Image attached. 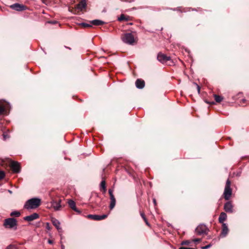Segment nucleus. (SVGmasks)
<instances>
[{
	"label": "nucleus",
	"instance_id": "a878e982",
	"mask_svg": "<svg viewBox=\"0 0 249 249\" xmlns=\"http://www.w3.org/2000/svg\"><path fill=\"white\" fill-rule=\"evenodd\" d=\"M5 249H17V247L15 245L10 244Z\"/></svg>",
	"mask_w": 249,
	"mask_h": 249
},
{
	"label": "nucleus",
	"instance_id": "a18cd8bd",
	"mask_svg": "<svg viewBox=\"0 0 249 249\" xmlns=\"http://www.w3.org/2000/svg\"><path fill=\"white\" fill-rule=\"evenodd\" d=\"M56 22H57V21H53L51 22V23L53 24H55Z\"/></svg>",
	"mask_w": 249,
	"mask_h": 249
},
{
	"label": "nucleus",
	"instance_id": "c756f323",
	"mask_svg": "<svg viewBox=\"0 0 249 249\" xmlns=\"http://www.w3.org/2000/svg\"><path fill=\"white\" fill-rule=\"evenodd\" d=\"M110 199H111L110 202H116V200H115L114 196H113V194L110 195Z\"/></svg>",
	"mask_w": 249,
	"mask_h": 249
},
{
	"label": "nucleus",
	"instance_id": "a211bd4d",
	"mask_svg": "<svg viewBox=\"0 0 249 249\" xmlns=\"http://www.w3.org/2000/svg\"><path fill=\"white\" fill-rule=\"evenodd\" d=\"M89 22L90 23L91 25H101L105 23L103 21L99 19H94L93 20H91L89 21Z\"/></svg>",
	"mask_w": 249,
	"mask_h": 249
},
{
	"label": "nucleus",
	"instance_id": "9d476101",
	"mask_svg": "<svg viewBox=\"0 0 249 249\" xmlns=\"http://www.w3.org/2000/svg\"><path fill=\"white\" fill-rule=\"evenodd\" d=\"M40 204V203H25L24 208L30 211L38 208Z\"/></svg>",
	"mask_w": 249,
	"mask_h": 249
},
{
	"label": "nucleus",
	"instance_id": "dca6fc26",
	"mask_svg": "<svg viewBox=\"0 0 249 249\" xmlns=\"http://www.w3.org/2000/svg\"><path fill=\"white\" fill-rule=\"evenodd\" d=\"M224 209L227 213H232L233 212L232 203H225Z\"/></svg>",
	"mask_w": 249,
	"mask_h": 249
},
{
	"label": "nucleus",
	"instance_id": "0eeeda50",
	"mask_svg": "<svg viewBox=\"0 0 249 249\" xmlns=\"http://www.w3.org/2000/svg\"><path fill=\"white\" fill-rule=\"evenodd\" d=\"M10 167L14 173H18L20 172V166L17 161H12L11 162Z\"/></svg>",
	"mask_w": 249,
	"mask_h": 249
},
{
	"label": "nucleus",
	"instance_id": "412c9836",
	"mask_svg": "<svg viewBox=\"0 0 249 249\" xmlns=\"http://www.w3.org/2000/svg\"><path fill=\"white\" fill-rule=\"evenodd\" d=\"M213 96H214L215 101L217 103H220L223 99V98L222 96L217 95L216 94H214Z\"/></svg>",
	"mask_w": 249,
	"mask_h": 249
},
{
	"label": "nucleus",
	"instance_id": "cd10ccee",
	"mask_svg": "<svg viewBox=\"0 0 249 249\" xmlns=\"http://www.w3.org/2000/svg\"><path fill=\"white\" fill-rule=\"evenodd\" d=\"M190 243L191 242L189 240L183 241L181 242V245H189L190 244Z\"/></svg>",
	"mask_w": 249,
	"mask_h": 249
},
{
	"label": "nucleus",
	"instance_id": "4468645a",
	"mask_svg": "<svg viewBox=\"0 0 249 249\" xmlns=\"http://www.w3.org/2000/svg\"><path fill=\"white\" fill-rule=\"evenodd\" d=\"M136 87L139 89H142L144 87L145 82L143 80L138 79L135 82Z\"/></svg>",
	"mask_w": 249,
	"mask_h": 249
},
{
	"label": "nucleus",
	"instance_id": "20e7f679",
	"mask_svg": "<svg viewBox=\"0 0 249 249\" xmlns=\"http://www.w3.org/2000/svg\"><path fill=\"white\" fill-rule=\"evenodd\" d=\"M209 231L206 225L203 224L199 225L196 229V232L199 235L207 234Z\"/></svg>",
	"mask_w": 249,
	"mask_h": 249
},
{
	"label": "nucleus",
	"instance_id": "2eb2a0df",
	"mask_svg": "<svg viewBox=\"0 0 249 249\" xmlns=\"http://www.w3.org/2000/svg\"><path fill=\"white\" fill-rule=\"evenodd\" d=\"M229 231L228 226L226 223H223L222 231L221 233V236L223 237H225Z\"/></svg>",
	"mask_w": 249,
	"mask_h": 249
},
{
	"label": "nucleus",
	"instance_id": "c9c22d12",
	"mask_svg": "<svg viewBox=\"0 0 249 249\" xmlns=\"http://www.w3.org/2000/svg\"><path fill=\"white\" fill-rule=\"evenodd\" d=\"M179 249H196L195 248H188V247H181L179 248Z\"/></svg>",
	"mask_w": 249,
	"mask_h": 249
},
{
	"label": "nucleus",
	"instance_id": "bb28decb",
	"mask_svg": "<svg viewBox=\"0 0 249 249\" xmlns=\"http://www.w3.org/2000/svg\"><path fill=\"white\" fill-rule=\"evenodd\" d=\"M6 112V108L0 106V115H2Z\"/></svg>",
	"mask_w": 249,
	"mask_h": 249
},
{
	"label": "nucleus",
	"instance_id": "f3484780",
	"mask_svg": "<svg viewBox=\"0 0 249 249\" xmlns=\"http://www.w3.org/2000/svg\"><path fill=\"white\" fill-rule=\"evenodd\" d=\"M227 218V214L226 213L222 212L220 213L219 218H218V221L219 223H224V222L225 220H226Z\"/></svg>",
	"mask_w": 249,
	"mask_h": 249
},
{
	"label": "nucleus",
	"instance_id": "37998d69",
	"mask_svg": "<svg viewBox=\"0 0 249 249\" xmlns=\"http://www.w3.org/2000/svg\"><path fill=\"white\" fill-rule=\"evenodd\" d=\"M108 192L109 195L113 194L112 191L111 189H109Z\"/></svg>",
	"mask_w": 249,
	"mask_h": 249
},
{
	"label": "nucleus",
	"instance_id": "c03bdc74",
	"mask_svg": "<svg viewBox=\"0 0 249 249\" xmlns=\"http://www.w3.org/2000/svg\"><path fill=\"white\" fill-rule=\"evenodd\" d=\"M241 101L243 103H245L246 102V100L245 99H242Z\"/></svg>",
	"mask_w": 249,
	"mask_h": 249
},
{
	"label": "nucleus",
	"instance_id": "6e6552de",
	"mask_svg": "<svg viewBox=\"0 0 249 249\" xmlns=\"http://www.w3.org/2000/svg\"><path fill=\"white\" fill-rule=\"evenodd\" d=\"M107 215H108L106 214L101 215L97 214H89L87 217L88 218L94 220L99 221L105 219L107 217Z\"/></svg>",
	"mask_w": 249,
	"mask_h": 249
},
{
	"label": "nucleus",
	"instance_id": "f03ea898",
	"mask_svg": "<svg viewBox=\"0 0 249 249\" xmlns=\"http://www.w3.org/2000/svg\"><path fill=\"white\" fill-rule=\"evenodd\" d=\"M231 192L232 191L231 188V181L229 179H228L226 181V184L223 193L224 197L226 200L230 199L231 195Z\"/></svg>",
	"mask_w": 249,
	"mask_h": 249
},
{
	"label": "nucleus",
	"instance_id": "ddd939ff",
	"mask_svg": "<svg viewBox=\"0 0 249 249\" xmlns=\"http://www.w3.org/2000/svg\"><path fill=\"white\" fill-rule=\"evenodd\" d=\"M86 7L87 3L85 0H81L76 6V8L80 11L85 9Z\"/></svg>",
	"mask_w": 249,
	"mask_h": 249
},
{
	"label": "nucleus",
	"instance_id": "09e8293b",
	"mask_svg": "<svg viewBox=\"0 0 249 249\" xmlns=\"http://www.w3.org/2000/svg\"><path fill=\"white\" fill-rule=\"evenodd\" d=\"M129 24H130V25H132V23H129Z\"/></svg>",
	"mask_w": 249,
	"mask_h": 249
},
{
	"label": "nucleus",
	"instance_id": "f257e3e1",
	"mask_svg": "<svg viewBox=\"0 0 249 249\" xmlns=\"http://www.w3.org/2000/svg\"><path fill=\"white\" fill-rule=\"evenodd\" d=\"M3 226L6 228H15L16 229L17 226V221L14 218H8L5 219L4 221Z\"/></svg>",
	"mask_w": 249,
	"mask_h": 249
},
{
	"label": "nucleus",
	"instance_id": "58836bf2",
	"mask_svg": "<svg viewBox=\"0 0 249 249\" xmlns=\"http://www.w3.org/2000/svg\"><path fill=\"white\" fill-rule=\"evenodd\" d=\"M48 243L49 244H53V240H50V239H49V240H48Z\"/></svg>",
	"mask_w": 249,
	"mask_h": 249
},
{
	"label": "nucleus",
	"instance_id": "aec40b11",
	"mask_svg": "<svg viewBox=\"0 0 249 249\" xmlns=\"http://www.w3.org/2000/svg\"><path fill=\"white\" fill-rule=\"evenodd\" d=\"M26 202H41V199L39 197H33L27 200Z\"/></svg>",
	"mask_w": 249,
	"mask_h": 249
},
{
	"label": "nucleus",
	"instance_id": "79ce46f5",
	"mask_svg": "<svg viewBox=\"0 0 249 249\" xmlns=\"http://www.w3.org/2000/svg\"><path fill=\"white\" fill-rule=\"evenodd\" d=\"M61 201H62V200L61 199H59L58 201H52L51 202H59V203H60V202H61Z\"/></svg>",
	"mask_w": 249,
	"mask_h": 249
},
{
	"label": "nucleus",
	"instance_id": "f704fd0d",
	"mask_svg": "<svg viewBox=\"0 0 249 249\" xmlns=\"http://www.w3.org/2000/svg\"><path fill=\"white\" fill-rule=\"evenodd\" d=\"M140 214L143 219H145L146 218V217L143 212H141Z\"/></svg>",
	"mask_w": 249,
	"mask_h": 249
},
{
	"label": "nucleus",
	"instance_id": "2f4dec72",
	"mask_svg": "<svg viewBox=\"0 0 249 249\" xmlns=\"http://www.w3.org/2000/svg\"><path fill=\"white\" fill-rule=\"evenodd\" d=\"M212 246V245L211 244L207 245V246H203V247H201V249H209L210 247H211Z\"/></svg>",
	"mask_w": 249,
	"mask_h": 249
},
{
	"label": "nucleus",
	"instance_id": "49530a36",
	"mask_svg": "<svg viewBox=\"0 0 249 249\" xmlns=\"http://www.w3.org/2000/svg\"><path fill=\"white\" fill-rule=\"evenodd\" d=\"M153 202H156V200L155 198H153Z\"/></svg>",
	"mask_w": 249,
	"mask_h": 249
},
{
	"label": "nucleus",
	"instance_id": "423d86ee",
	"mask_svg": "<svg viewBox=\"0 0 249 249\" xmlns=\"http://www.w3.org/2000/svg\"><path fill=\"white\" fill-rule=\"evenodd\" d=\"M157 59L161 63H164L171 60V57L166 55L159 53L157 55Z\"/></svg>",
	"mask_w": 249,
	"mask_h": 249
},
{
	"label": "nucleus",
	"instance_id": "b1692460",
	"mask_svg": "<svg viewBox=\"0 0 249 249\" xmlns=\"http://www.w3.org/2000/svg\"><path fill=\"white\" fill-rule=\"evenodd\" d=\"M79 25L85 28L91 27L92 26L90 23L89 24L85 22H82L80 23Z\"/></svg>",
	"mask_w": 249,
	"mask_h": 249
},
{
	"label": "nucleus",
	"instance_id": "ea45409f",
	"mask_svg": "<svg viewBox=\"0 0 249 249\" xmlns=\"http://www.w3.org/2000/svg\"><path fill=\"white\" fill-rule=\"evenodd\" d=\"M143 220H144V222H145L146 224L147 225L149 226V223H148V221H147V218H146L145 219H143Z\"/></svg>",
	"mask_w": 249,
	"mask_h": 249
},
{
	"label": "nucleus",
	"instance_id": "1a4fd4ad",
	"mask_svg": "<svg viewBox=\"0 0 249 249\" xmlns=\"http://www.w3.org/2000/svg\"><path fill=\"white\" fill-rule=\"evenodd\" d=\"M39 217V214L37 213H35L32 214L24 217L23 219L26 221L31 222L38 219Z\"/></svg>",
	"mask_w": 249,
	"mask_h": 249
},
{
	"label": "nucleus",
	"instance_id": "9b49d317",
	"mask_svg": "<svg viewBox=\"0 0 249 249\" xmlns=\"http://www.w3.org/2000/svg\"><path fill=\"white\" fill-rule=\"evenodd\" d=\"M47 205V207L49 208H53L55 211H59L60 209L63 207L61 203H46Z\"/></svg>",
	"mask_w": 249,
	"mask_h": 249
},
{
	"label": "nucleus",
	"instance_id": "6ab92c4d",
	"mask_svg": "<svg viewBox=\"0 0 249 249\" xmlns=\"http://www.w3.org/2000/svg\"><path fill=\"white\" fill-rule=\"evenodd\" d=\"M69 205L70 208H71L72 210L74 211L77 213H81V211L77 208L76 206V203H69Z\"/></svg>",
	"mask_w": 249,
	"mask_h": 249
},
{
	"label": "nucleus",
	"instance_id": "473e14b6",
	"mask_svg": "<svg viewBox=\"0 0 249 249\" xmlns=\"http://www.w3.org/2000/svg\"><path fill=\"white\" fill-rule=\"evenodd\" d=\"M115 204L116 203H110L109 209L110 210H112L114 208Z\"/></svg>",
	"mask_w": 249,
	"mask_h": 249
},
{
	"label": "nucleus",
	"instance_id": "72a5a7b5",
	"mask_svg": "<svg viewBox=\"0 0 249 249\" xmlns=\"http://www.w3.org/2000/svg\"><path fill=\"white\" fill-rule=\"evenodd\" d=\"M3 136L4 140H6L7 138H9V136L8 134H6L5 133H4L3 134Z\"/></svg>",
	"mask_w": 249,
	"mask_h": 249
},
{
	"label": "nucleus",
	"instance_id": "4c0bfd02",
	"mask_svg": "<svg viewBox=\"0 0 249 249\" xmlns=\"http://www.w3.org/2000/svg\"><path fill=\"white\" fill-rule=\"evenodd\" d=\"M46 229L48 230H50L51 228L50 227V224L49 223H46Z\"/></svg>",
	"mask_w": 249,
	"mask_h": 249
},
{
	"label": "nucleus",
	"instance_id": "7c9ffc66",
	"mask_svg": "<svg viewBox=\"0 0 249 249\" xmlns=\"http://www.w3.org/2000/svg\"><path fill=\"white\" fill-rule=\"evenodd\" d=\"M194 84L196 86V88H197V91H198V93H200V88L199 86L198 85H197L195 82L194 83Z\"/></svg>",
	"mask_w": 249,
	"mask_h": 249
},
{
	"label": "nucleus",
	"instance_id": "de8ad7c7",
	"mask_svg": "<svg viewBox=\"0 0 249 249\" xmlns=\"http://www.w3.org/2000/svg\"><path fill=\"white\" fill-rule=\"evenodd\" d=\"M8 192H9V193H10V194H12V192L11 190H8Z\"/></svg>",
	"mask_w": 249,
	"mask_h": 249
},
{
	"label": "nucleus",
	"instance_id": "7ed1b4c3",
	"mask_svg": "<svg viewBox=\"0 0 249 249\" xmlns=\"http://www.w3.org/2000/svg\"><path fill=\"white\" fill-rule=\"evenodd\" d=\"M122 38L123 41L127 44L133 45L135 42L134 36L131 33L124 34Z\"/></svg>",
	"mask_w": 249,
	"mask_h": 249
},
{
	"label": "nucleus",
	"instance_id": "f8f14e48",
	"mask_svg": "<svg viewBox=\"0 0 249 249\" xmlns=\"http://www.w3.org/2000/svg\"><path fill=\"white\" fill-rule=\"evenodd\" d=\"M51 221L53 225L57 229L58 232H61L62 231V229L60 227V222L55 218H52Z\"/></svg>",
	"mask_w": 249,
	"mask_h": 249
},
{
	"label": "nucleus",
	"instance_id": "e433bc0d",
	"mask_svg": "<svg viewBox=\"0 0 249 249\" xmlns=\"http://www.w3.org/2000/svg\"><path fill=\"white\" fill-rule=\"evenodd\" d=\"M193 241L194 242H199L201 241V239L196 238V239H194L193 240Z\"/></svg>",
	"mask_w": 249,
	"mask_h": 249
},
{
	"label": "nucleus",
	"instance_id": "c85d7f7f",
	"mask_svg": "<svg viewBox=\"0 0 249 249\" xmlns=\"http://www.w3.org/2000/svg\"><path fill=\"white\" fill-rule=\"evenodd\" d=\"M5 177V173L3 171H0V179H3Z\"/></svg>",
	"mask_w": 249,
	"mask_h": 249
},
{
	"label": "nucleus",
	"instance_id": "a19ab883",
	"mask_svg": "<svg viewBox=\"0 0 249 249\" xmlns=\"http://www.w3.org/2000/svg\"><path fill=\"white\" fill-rule=\"evenodd\" d=\"M67 202L72 203V202H74V201L73 200H72V199H68V201Z\"/></svg>",
	"mask_w": 249,
	"mask_h": 249
},
{
	"label": "nucleus",
	"instance_id": "393cba45",
	"mask_svg": "<svg viewBox=\"0 0 249 249\" xmlns=\"http://www.w3.org/2000/svg\"><path fill=\"white\" fill-rule=\"evenodd\" d=\"M100 188L104 191H106V182L105 180H102L100 183Z\"/></svg>",
	"mask_w": 249,
	"mask_h": 249
},
{
	"label": "nucleus",
	"instance_id": "5701e85b",
	"mask_svg": "<svg viewBox=\"0 0 249 249\" xmlns=\"http://www.w3.org/2000/svg\"><path fill=\"white\" fill-rule=\"evenodd\" d=\"M10 215L11 216L19 217L20 215V213L18 211H14L11 213Z\"/></svg>",
	"mask_w": 249,
	"mask_h": 249
},
{
	"label": "nucleus",
	"instance_id": "39448f33",
	"mask_svg": "<svg viewBox=\"0 0 249 249\" xmlns=\"http://www.w3.org/2000/svg\"><path fill=\"white\" fill-rule=\"evenodd\" d=\"M10 7L17 11H22L27 9V7L23 4H20L18 3H16L10 6Z\"/></svg>",
	"mask_w": 249,
	"mask_h": 249
},
{
	"label": "nucleus",
	"instance_id": "4be33fe9",
	"mask_svg": "<svg viewBox=\"0 0 249 249\" xmlns=\"http://www.w3.org/2000/svg\"><path fill=\"white\" fill-rule=\"evenodd\" d=\"M129 17H126L124 14H122L119 18H118V20L122 21V20H126L127 21L129 19Z\"/></svg>",
	"mask_w": 249,
	"mask_h": 249
}]
</instances>
